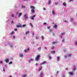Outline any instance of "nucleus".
Listing matches in <instances>:
<instances>
[{
  "label": "nucleus",
  "instance_id": "nucleus-1",
  "mask_svg": "<svg viewBox=\"0 0 77 77\" xmlns=\"http://www.w3.org/2000/svg\"><path fill=\"white\" fill-rule=\"evenodd\" d=\"M30 8L32 9L31 10V12L32 13H33L35 12V8L34 7V6H30Z\"/></svg>",
  "mask_w": 77,
  "mask_h": 77
},
{
  "label": "nucleus",
  "instance_id": "nucleus-2",
  "mask_svg": "<svg viewBox=\"0 0 77 77\" xmlns=\"http://www.w3.org/2000/svg\"><path fill=\"white\" fill-rule=\"evenodd\" d=\"M39 58H40V55H37L35 59L36 61H38L39 59Z\"/></svg>",
  "mask_w": 77,
  "mask_h": 77
},
{
  "label": "nucleus",
  "instance_id": "nucleus-3",
  "mask_svg": "<svg viewBox=\"0 0 77 77\" xmlns=\"http://www.w3.org/2000/svg\"><path fill=\"white\" fill-rule=\"evenodd\" d=\"M36 17V15H34L33 16H32L31 17H30V18H31V20H34V18Z\"/></svg>",
  "mask_w": 77,
  "mask_h": 77
},
{
  "label": "nucleus",
  "instance_id": "nucleus-4",
  "mask_svg": "<svg viewBox=\"0 0 77 77\" xmlns=\"http://www.w3.org/2000/svg\"><path fill=\"white\" fill-rule=\"evenodd\" d=\"M56 43H57V42L56 41H54L52 43V45H54V44H56Z\"/></svg>",
  "mask_w": 77,
  "mask_h": 77
},
{
  "label": "nucleus",
  "instance_id": "nucleus-5",
  "mask_svg": "<svg viewBox=\"0 0 77 77\" xmlns=\"http://www.w3.org/2000/svg\"><path fill=\"white\" fill-rule=\"evenodd\" d=\"M42 66L38 68V71L39 72L40 71H41V70H42Z\"/></svg>",
  "mask_w": 77,
  "mask_h": 77
},
{
  "label": "nucleus",
  "instance_id": "nucleus-6",
  "mask_svg": "<svg viewBox=\"0 0 77 77\" xmlns=\"http://www.w3.org/2000/svg\"><path fill=\"white\" fill-rule=\"evenodd\" d=\"M47 63V62L44 61L42 63H41L40 64V65H44V64H45V63Z\"/></svg>",
  "mask_w": 77,
  "mask_h": 77
},
{
  "label": "nucleus",
  "instance_id": "nucleus-7",
  "mask_svg": "<svg viewBox=\"0 0 77 77\" xmlns=\"http://www.w3.org/2000/svg\"><path fill=\"white\" fill-rule=\"evenodd\" d=\"M42 75H43V73L42 72H41L40 74V77H42Z\"/></svg>",
  "mask_w": 77,
  "mask_h": 77
},
{
  "label": "nucleus",
  "instance_id": "nucleus-8",
  "mask_svg": "<svg viewBox=\"0 0 77 77\" xmlns=\"http://www.w3.org/2000/svg\"><path fill=\"white\" fill-rule=\"evenodd\" d=\"M69 75H73V73L72 72H69Z\"/></svg>",
  "mask_w": 77,
  "mask_h": 77
},
{
  "label": "nucleus",
  "instance_id": "nucleus-9",
  "mask_svg": "<svg viewBox=\"0 0 77 77\" xmlns=\"http://www.w3.org/2000/svg\"><path fill=\"white\" fill-rule=\"evenodd\" d=\"M5 61L6 63H8V62H9V59H7V60H5Z\"/></svg>",
  "mask_w": 77,
  "mask_h": 77
},
{
  "label": "nucleus",
  "instance_id": "nucleus-10",
  "mask_svg": "<svg viewBox=\"0 0 77 77\" xmlns=\"http://www.w3.org/2000/svg\"><path fill=\"white\" fill-rule=\"evenodd\" d=\"M24 17L25 18V19H27V14H25V15L24 16Z\"/></svg>",
  "mask_w": 77,
  "mask_h": 77
},
{
  "label": "nucleus",
  "instance_id": "nucleus-11",
  "mask_svg": "<svg viewBox=\"0 0 77 77\" xmlns=\"http://www.w3.org/2000/svg\"><path fill=\"white\" fill-rule=\"evenodd\" d=\"M16 27H22V26H21V25H17L16 26Z\"/></svg>",
  "mask_w": 77,
  "mask_h": 77
},
{
  "label": "nucleus",
  "instance_id": "nucleus-12",
  "mask_svg": "<svg viewBox=\"0 0 77 77\" xmlns=\"http://www.w3.org/2000/svg\"><path fill=\"white\" fill-rule=\"evenodd\" d=\"M48 4H49V5H50L51 4V1L50 0H49L48 1Z\"/></svg>",
  "mask_w": 77,
  "mask_h": 77
},
{
  "label": "nucleus",
  "instance_id": "nucleus-13",
  "mask_svg": "<svg viewBox=\"0 0 77 77\" xmlns=\"http://www.w3.org/2000/svg\"><path fill=\"white\" fill-rule=\"evenodd\" d=\"M49 33H51V32H53V30L51 29H50L49 30Z\"/></svg>",
  "mask_w": 77,
  "mask_h": 77
},
{
  "label": "nucleus",
  "instance_id": "nucleus-14",
  "mask_svg": "<svg viewBox=\"0 0 77 77\" xmlns=\"http://www.w3.org/2000/svg\"><path fill=\"white\" fill-rule=\"evenodd\" d=\"M57 61L60 60V57H57Z\"/></svg>",
  "mask_w": 77,
  "mask_h": 77
},
{
  "label": "nucleus",
  "instance_id": "nucleus-15",
  "mask_svg": "<svg viewBox=\"0 0 77 77\" xmlns=\"http://www.w3.org/2000/svg\"><path fill=\"white\" fill-rule=\"evenodd\" d=\"M22 15V13H20L18 14V17H20V16Z\"/></svg>",
  "mask_w": 77,
  "mask_h": 77
},
{
  "label": "nucleus",
  "instance_id": "nucleus-16",
  "mask_svg": "<svg viewBox=\"0 0 77 77\" xmlns=\"http://www.w3.org/2000/svg\"><path fill=\"white\" fill-rule=\"evenodd\" d=\"M19 56H20V57H23V54H19Z\"/></svg>",
  "mask_w": 77,
  "mask_h": 77
},
{
  "label": "nucleus",
  "instance_id": "nucleus-17",
  "mask_svg": "<svg viewBox=\"0 0 77 77\" xmlns=\"http://www.w3.org/2000/svg\"><path fill=\"white\" fill-rule=\"evenodd\" d=\"M53 27L54 28V29H57V25H54V26H53Z\"/></svg>",
  "mask_w": 77,
  "mask_h": 77
},
{
  "label": "nucleus",
  "instance_id": "nucleus-18",
  "mask_svg": "<svg viewBox=\"0 0 77 77\" xmlns=\"http://www.w3.org/2000/svg\"><path fill=\"white\" fill-rule=\"evenodd\" d=\"M55 51H51V53L52 54H54V53H55Z\"/></svg>",
  "mask_w": 77,
  "mask_h": 77
},
{
  "label": "nucleus",
  "instance_id": "nucleus-19",
  "mask_svg": "<svg viewBox=\"0 0 77 77\" xmlns=\"http://www.w3.org/2000/svg\"><path fill=\"white\" fill-rule=\"evenodd\" d=\"M14 33V32L12 31L10 33V34L11 35H13Z\"/></svg>",
  "mask_w": 77,
  "mask_h": 77
},
{
  "label": "nucleus",
  "instance_id": "nucleus-20",
  "mask_svg": "<svg viewBox=\"0 0 77 77\" xmlns=\"http://www.w3.org/2000/svg\"><path fill=\"white\" fill-rule=\"evenodd\" d=\"M52 14L53 15H55V14L54 13V11H52Z\"/></svg>",
  "mask_w": 77,
  "mask_h": 77
},
{
  "label": "nucleus",
  "instance_id": "nucleus-21",
  "mask_svg": "<svg viewBox=\"0 0 77 77\" xmlns=\"http://www.w3.org/2000/svg\"><path fill=\"white\" fill-rule=\"evenodd\" d=\"M65 32L62 33H61V35L62 36L63 35H65Z\"/></svg>",
  "mask_w": 77,
  "mask_h": 77
},
{
  "label": "nucleus",
  "instance_id": "nucleus-22",
  "mask_svg": "<svg viewBox=\"0 0 77 77\" xmlns=\"http://www.w3.org/2000/svg\"><path fill=\"white\" fill-rule=\"evenodd\" d=\"M63 6H66V3H63Z\"/></svg>",
  "mask_w": 77,
  "mask_h": 77
},
{
  "label": "nucleus",
  "instance_id": "nucleus-23",
  "mask_svg": "<svg viewBox=\"0 0 77 77\" xmlns=\"http://www.w3.org/2000/svg\"><path fill=\"white\" fill-rule=\"evenodd\" d=\"M30 25V26L32 27H33V25L32 24V23H29Z\"/></svg>",
  "mask_w": 77,
  "mask_h": 77
},
{
  "label": "nucleus",
  "instance_id": "nucleus-24",
  "mask_svg": "<svg viewBox=\"0 0 77 77\" xmlns=\"http://www.w3.org/2000/svg\"><path fill=\"white\" fill-rule=\"evenodd\" d=\"M22 8H25V7L23 5H22L21 6Z\"/></svg>",
  "mask_w": 77,
  "mask_h": 77
},
{
  "label": "nucleus",
  "instance_id": "nucleus-25",
  "mask_svg": "<svg viewBox=\"0 0 77 77\" xmlns=\"http://www.w3.org/2000/svg\"><path fill=\"white\" fill-rule=\"evenodd\" d=\"M12 62L11 61H10V62L8 63V64L10 65V64H12Z\"/></svg>",
  "mask_w": 77,
  "mask_h": 77
},
{
  "label": "nucleus",
  "instance_id": "nucleus-26",
  "mask_svg": "<svg viewBox=\"0 0 77 77\" xmlns=\"http://www.w3.org/2000/svg\"><path fill=\"white\" fill-rule=\"evenodd\" d=\"M27 76V75L25 74V75H23V77H26Z\"/></svg>",
  "mask_w": 77,
  "mask_h": 77
},
{
  "label": "nucleus",
  "instance_id": "nucleus-27",
  "mask_svg": "<svg viewBox=\"0 0 77 77\" xmlns=\"http://www.w3.org/2000/svg\"><path fill=\"white\" fill-rule=\"evenodd\" d=\"M75 45H77V41L75 42Z\"/></svg>",
  "mask_w": 77,
  "mask_h": 77
},
{
  "label": "nucleus",
  "instance_id": "nucleus-28",
  "mask_svg": "<svg viewBox=\"0 0 77 77\" xmlns=\"http://www.w3.org/2000/svg\"><path fill=\"white\" fill-rule=\"evenodd\" d=\"M41 38L42 39V40H43L44 39V36H41Z\"/></svg>",
  "mask_w": 77,
  "mask_h": 77
},
{
  "label": "nucleus",
  "instance_id": "nucleus-29",
  "mask_svg": "<svg viewBox=\"0 0 77 77\" xmlns=\"http://www.w3.org/2000/svg\"><path fill=\"white\" fill-rule=\"evenodd\" d=\"M29 33V31H27L25 33L26 35H27V33Z\"/></svg>",
  "mask_w": 77,
  "mask_h": 77
},
{
  "label": "nucleus",
  "instance_id": "nucleus-30",
  "mask_svg": "<svg viewBox=\"0 0 77 77\" xmlns=\"http://www.w3.org/2000/svg\"><path fill=\"white\" fill-rule=\"evenodd\" d=\"M71 54H70L68 55V56L69 57H71Z\"/></svg>",
  "mask_w": 77,
  "mask_h": 77
},
{
  "label": "nucleus",
  "instance_id": "nucleus-31",
  "mask_svg": "<svg viewBox=\"0 0 77 77\" xmlns=\"http://www.w3.org/2000/svg\"><path fill=\"white\" fill-rule=\"evenodd\" d=\"M41 47H40L39 48H38V50H41Z\"/></svg>",
  "mask_w": 77,
  "mask_h": 77
},
{
  "label": "nucleus",
  "instance_id": "nucleus-32",
  "mask_svg": "<svg viewBox=\"0 0 77 77\" xmlns=\"http://www.w3.org/2000/svg\"><path fill=\"white\" fill-rule=\"evenodd\" d=\"M50 27H51V26H47V28L48 29H50Z\"/></svg>",
  "mask_w": 77,
  "mask_h": 77
},
{
  "label": "nucleus",
  "instance_id": "nucleus-33",
  "mask_svg": "<svg viewBox=\"0 0 77 77\" xmlns=\"http://www.w3.org/2000/svg\"><path fill=\"white\" fill-rule=\"evenodd\" d=\"M43 10H44V11H45V10H46V9L45 8H43Z\"/></svg>",
  "mask_w": 77,
  "mask_h": 77
},
{
  "label": "nucleus",
  "instance_id": "nucleus-34",
  "mask_svg": "<svg viewBox=\"0 0 77 77\" xmlns=\"http://www.w3.org/2000/svg\"><path fill=\"white\" fill-rule=\"evenodd\" d=\"M64 41H65V40L64 39H63V40L62 41V42H64Z\"/></svg>",
  "mask_w": 77,
  "mask_h": 77
},
{
  "label": "nucleus",
  "instance_id": "nucleus-35",
  "mask_svg": "<svg viewBox=\"0 0 77 77\" xmlns=\"http://www.w3.org/2000/svg\"><path fill=\"white\" fill-rule=\"evenodd\" d=\"M12 17H14V15L13 14H12L11 15Z\"/></svg>",
  "mask_w": 77,
  "mask_h": 77
},
{
  "label": "nucleus",
  "instance_id": "nucleus-36",
  "mask_svg": "<svg viewBox=\"0 0 77 77\" xmlns=\"http://www.w3.org/2000/svg\"><path fill=\"white\" fill-rule=\"evenodd\" d=\"M3 71H4V72H5V67H4L3 68Z\"/></svg>",
  "mask_w": 77,
  "mask_h": 77
},
{
  "label": "nucleus",
  "instance_id": "nucleus-37",
  "mask_svg": "<svg viewBox=\"0 0 77 77\" xmlns=\"http://www.w3.org/2000/svg\"><path fill=\"white\" fill-rule=\"evenodd\" d=\"M57 4H58V3H57V2H56L55 3V5H57Z\"/></svg>",
  "mask_w": 77,
  "mask_h": 77
},
{
  "label": "nucleus",
  "instance_id": "nucleus-38",
  "mask_svg": "<svg viewBox=\"0 0 77 77\" xmlns=\"http://www.w3.org/2000/svg\"><path fill=\"white\" fill-rule=\"evenodd\" d=\"M26 26V25L24 24L22 25V27H25Z\"/></svg>",
  "mask_w": 77,
  "mask_h": 77
},
{
  "label": "nucleus",
  "instance_id": "nucleus-39",
  "mask_svg": "<svg viewBox=\"0 0 77 77\" xmlns=\"http://www.w3.org/2000/svg\"><path fill=\"white\" fill-rule=\"evenodd\" d=\"M69 2H73V0H69Z\"/></svg>",
  "mask_w": 77,
  "mask_h": 77
},
{
  "label": "nucleus",
  "instance_id": "nucleus-40",
  "mask_svg": "<svg viewBox=\"0 0 77 77\" xmlns=\"http://www.w3.org/2000/svg\"><path fill=\"white\" fill-rule=\"evenodd\" d=\"M27 52V50L26 49H25L24 50V52Z\"/></svg>",
  "mask_w": 77,
  "mask_h": 77
},
{
  "label": "nucleus",
  "instance_id": "nucleus-41",
  "mask_svg": "<svg viewBox=\"0 0 77 77\" xmlns=\"http://www.w3.org/2000/svg\"><path fill=\"white\" fill-rule=\"evenodd\" d=\"M49 59H50V60H51V56H49Z\"/></svg>",
  "mask_w": 77,
  "mask_h": 77
},
{
  "label": "nucleus",
  "instance_id": "nucleus-42",
  "mask_svg": "<svg viewBox=\"0 0 77 77\" xmlns=\"http://www.w3.org/2000/svg\"><path fill=\"white\" fill-rule=\"evenodd\" d=\"M54 46H53L51 48V49H54Z\"/></svg>",
  "mask_w": 77,
  "mask_h": 77
},
{
  "label": "nucleus",
  "instance_id": "nucleus-43",
  "mask_svg": "<svg viewBox=\"0 0 77 77\" xmlns=\"http://www.w3.org/2000/svg\"><path fill=\"white\" fill-rule=\"evenodd\" d=\"M14 30L15 31H17V29H14Z\"/></svg>",
  "mask_w": 77,
  "mask_h": 77
},
{
  "label": "nucleus",
  "instance_id": "nucleus-44",
  "mask_svg": "<svg viewBox=\"0 0 77 77\" xmlns=\"http://www.w3.org/2000/svg\"><path fill=\"white\" fill-rule=\"evenodd\" d=\"M2 63H3V62H2V61H0V63H1V64H2Z\"/></svg>",
  "mask_w": 77,
  "mask_h": 77
},
{
  "label": "nucleus",
  "instance_id": "nucleus-45",
  "mask_svg": "<svg viewBox=\"0 0 77 77\" xmlns=\"http://www.w3.org/2000/svg\"><path fill=\"white\" fill-rule=\"evenodd\" d=\"M46 24V23H43V24H44V25H45V24Z\"/></svg>",
  "mask_w": 77,
  "mask_h": 77
},
{
  "label": "nucleus",
  "instance_id": "nucleus-46",
  "mask_svg": "<svg viewBox=\"0 0 77 77\" xmlns=\"http://www.w3.org/2000/svg\"><path fill=\"white\" fill-rule=\"evenodd\" d=\"M13 38H14V39L15 38V37L14 36H13Z\"/></svg>",
  "mask_w": 77,
  "mask_h": 77
},
{
  "label": "nucleus",
  "instance_id": "nucleus-47",
  "mask_svg": "<svg viewBox=\"0 0 77 77\" xmlns=\"http://www.w3.org/2000/svg\"><path fill=\"white\" fill-rule=\"evenodd\" d=\"M18 14V12H17L16 13V15H17V14Z\"/></svg>",
  "mask_w": 77,
  "mask_h": 77
},
{
  "label": "nucleus",
  "instance_id": "nucleus-48",
  "mask_svg": "<svg viewBox=\"0 0 77 77\" xmlns=\"http://www.w3.org/2000/svg\"><path fill=\"white\" fill-rule=\"evenodd\" d=\"M35 38L36 39H38V37H36Z\"/></svg>",
  "mask_w": 77,
  "mask_h": 77
},
{
  "label": "nucleus",
  "instance_id": "nucleus-49",
  "mask_svg": "<svg viewBox=\"0 0 77 77\" xmlns=\"http://www.w3.org/2000/svg\"><path fill=\"white\" fill-rule=\"evenodd\" d=\"M74 70H75V69H76V68H74Z\"/></svg>",
  "mask_w": 77,
  "mask_h": 77
},
{
  "label": "nucleus",
  "instance_id": "nucleus-50",
  "mask_svg": "<svg viewBox=\"0 0 77 77\" xmlns=\"http://www.w3.org/2000/svg\"><path fill=\"white\" fill-rule=\"evenodd\" d=\"M60 38H62V35H60Z\"/></svg>",
  "mask_w": 77,
  "mask_h": 77
},
{
  "label": "nucleus",
  "instance_id": "nucleus-51",
  "mask_svg": "<svg viewBox=\"0 0 77 77\" xmlns=\"http://www.w3.org/2000/svg\"><path fill=\"white\" fill-rule=\"evenodd\" d=\"M35 65H36V66L38 65V63H36L35 64Z\"/></svg>",
  "mask_w": 77,
  "mask_h": 77
},
{
  "label": "nucleus",
  "instance_id": "nucleus-52",
  "mask_svg": "<svg viewBox=\"0 0 77 77\" xmlns=\"http://www.w3.org/2000/svg\"><path fill=\"white\" fill-rule=\"evenodd\" d=\"M31 60H33V59H31Z\"/></svg>",
  "mask_w": 77,
  "mask_h": 77
},
{
  "label": "nucleus",
  "instance_id": "nucleus-53",
  "mask_svg": "<svg viewBox=\"0 0 77 77\" xmlns=\"http://www.w3.org/2000/svg\"><path fill=\"white\" fill-rule=\"evenodd\" d=\"M13 22H14V21L12 20V22H11V23H13Z\"/></svg>",
  "mask_w": 77,
  "mask_h": 77
},
{
  "label": "nucleus",
  "instance_id": "nucleus-54",
  "mask_svg": "<svg viewBox=\"0 0 77 77\" xmlns=\"http://www.w3.org/2000/svg\"><path fill=\"white\" fill-rule=\"evenodd\" d=\"M35 35V33H32V35Z\"/></svg>",
  "mask_w": 77,
  "mask_h": 77
},
{
  "label": "nucleus",
  "instance_id": "nucleus-55",
  "mask_svg": "<svg viewBox=\"0 0 77 77\" xmlns=\"http://www.w3.org/2000/svg\"><path fill=\"white\" fill-rule=\"evenodd\" d=\"M10 47H12V45H10Z\"/></svg>",
  "mask_w": 77,
  "mask_h": 77
},
{
  "label": "nucleus",
  "instance_id": "nucleus-56",
  "mask_svg": "<svg viewBox=\"0 0 77 77\" xmlns=\"http://www.w3.org/2000/svg\"><path fill=\"white\" fill-rule=\"evenodd\" d=\"M27 50H28V51H29V48H28L27 49Z\"/></svg>",
  "mask_w": 77,
  "mask_h": 77
},
{
  "label": "nucleus",
  "instance_id": "nucleus-57",
  "mask_svg": "<svg viewBox=\"0 0 77 77\" xmlns=\"http://www.w3.org/2000/svg\"><path fill=\"white\" fill-rule=\"evenodd\" d=\"M5 67H7V66H6V65H5Z\"/></svg>",
  "mask_w": 77,
  "mask_h": 77
},
{
  "label": "nucleus",
  "instance_id": "nucleus-58",
  "mask_svg": "<svg viewBox=\"0 0 77 77\" xmlns=\"http://www.w3.org/2000/svg\"><path fill=\"white\" fill-rule=\"evenodd\" d=\"M66 70H68V68H66Z\"/></svg>",
  "mask_w": 77,
  "mask_h": 77
},
{
  "label": "nucleus",
  "instance_id": "nucleus-59",
  "mask_svg": "<svg viewBox=\"0 0 77 77\" xmlns=\"http://www.w3.org/2000/svg\"><path fill=\"white\" fill-rule=\"evenodd\" d=\"M28 0H23V1H27Z\"/></svg>",
  "mask_w": 77,
  "mask_h": 77
},
{
  "label": "nucleus",
  "instance_id": "nucleus-60",
  "mask_svg": "<svg viewBox=\"0 0 77 77\" xmlns=\"http://www.w3.org/2000/svg\"><path fill=\"white\" fill-rule=\"evenodd\" d=\"M59 72H58V71L57 72V74H58V73Z\"/></svg>",
  "mask_w": 77,
  "mask_h": 77
},
{
  "label": "nucleus",
  "instance_id": "nucleus-61",
  "mask_svg": "<svg viewBox=\"0 0 77 77\" xmlns=\"http://www.w3.org/2000/svg\"><path fill=\"white\" fill-rule=\"evenodd\" d=\"M64 22H67V21L66 20H65Z\"/></svg>",
  "mask_w": 77,
  "mask_h": 77
},
{
  "label": "nucleus",
  "instance_id": "nucleus-62",
  "mask_svg": "<svg viewBox=\"0 0 77 77\" xmlns=\"http://www.w3.org/2000/svg\"><path fill=\"white\" fill-rule=\"evenodd\" d=\"M45 49H47V48L46 47H45Z\"/></svg>",
  "mask_w": 77,
  "mask_h": 77
},
{
  "label": "nucleus",
  "instance_id": "nucleus-63",
  "mask_svg": "<svg viewBox=\"0 0 77 77\" xmlns=\"http://www.w3.org/2000/svg\"><path fill=\"white\" fill-rule=\"evenodd\" d=\"M10 77H12V76L11 75H10Z\"/></svg>",
  "mask_w": 77,
  "mask_h": 77
},
{
  "label": "nucleus",
  "instance_id": "nucleus-64",
  "mask_svg": "<svg viewBox=\"0 0 77 77\" xmlns=\"http://www.w3.org/2000/svg\"><path fill=\"white\" fill-rule=\"evenodd\" d=\"M51 77H53V76H51Z\"/></svg>",
  "mask_w": 77,
  "mask_h": 77
}]
</instances>
